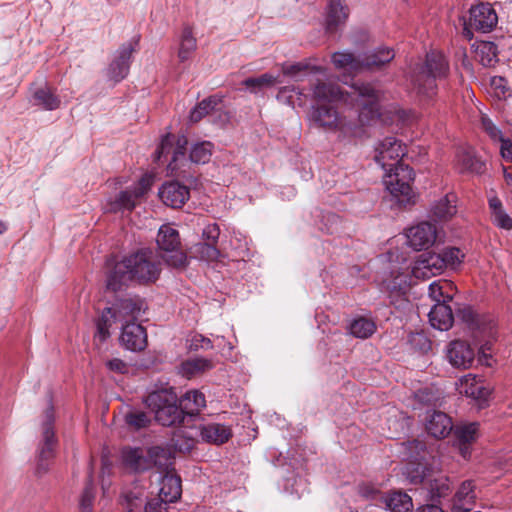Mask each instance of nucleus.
<instances>
[{"mask_svg": "<svg viewBox=\"0 0 512 512\" xmlns=\"http://www.w3.org/2000/svg\"><path fill=\"white\" fill-rule=\"evenodd\" d=\"M189 348L192 350H209L213 348V342L202 334H194L189 339Z\"/></svg>", "mask_w": 512, "mask_h": 512, "instance_id": "nucleus-53", "label": "nucleus"}, {"mask_svg": "<svg viewBox=\"0 0 512 512\" xmlns=\"http://www.w3.org/2000/svg\"><path fill=\"white\" fill-rule=\"evenodd\" d=\"M213 144L209 141L196 143L192 146L189 160L196 164L209 162L212 155Z\"/></svg>", "mask_w": 512, "mask_h": 512, "instance_id": "nucleus-44", "label": "nucleus"}, {"mask_svg": "<svg viewBox=\"0 0 512 512\" xmlns=\"http://www.w3.org/2000/svg\"><path fill=\"white\" fill-rule=\"evenodd\" d=\"M214 367V363L207 358L194 357L187 359L181 364L180 373L186 378H192L203 372L211 370Z\"/></svg>", "mask_w": 512, "mask_h": 512, "instance_id": "nucleus-33", "label": "nucleus"}, {"mask_svg": "<svg viewBox=\"0 0 512 512\" xmlns=\"http://www.w3.org/2000/svg\"><path fill=\"white\" fill-rule=\"evenodd\" d=\"M491 86L494 89L496 96L499 98H505L509 94L507 83L502 77H494L491 80Z\"/></svg>", "mask_w": 512, "mask_h": 512, "instance_id": "nucleus-54", "label": "nucleus"}, {"mask_svg": "<svg viewBox=\"0 0 512 512\" xmlns=\"http://www.w3.org/2000/svg\"><path fill=\"white\" fill-rule=\"evenodd\" d=\"M124 420L134 430L145 428L150 423V418L142 411H129L125 414Z\"/></svg>", "mask_w": 512, "mask_h": 512, "instance_id": "nucleus-48", "label": "nucleus"}, {"mask_svg": "<svg viewBox=\"0 0 512 512\" xmlns=\"http://www.w3.org/2000/svg\"><path fill=\"white\" fill-rule=\"evenodd\" d=\"M382 263L381 285L394 292L404 291L413 285V279L430 278L441 267L437 255H420L412 266L398 251H389L380 257Z\"/></svg>", "mask_w": 512, "mask_h": 512, "instance_id": "nucleus-2", "label": "nucleus"}, {"mask_svg": "<svg viewBox=\"0 0 512 512\" xmlns=\"http://www.w3.org/2000/svg\"><path fill=\"white\" fill-rule=\"evenodd\" d=\"M54 409L50 405L44 415L41 423V443L39 457L41 461L48 460L54 455L57 440L54 432Z\"/></svg>", "mask_w": 512, "mask_h": 512, "instance_id": "nucleus-16", "label": "nucleus"}, {"mask_svg": "<svg viewBox=\"0 0 512 512\" xmlns=\"http://www.w3.org/2000/svg\"><path fill=\"white\" fill-rule=\"evenodd\" d=\"M376 330L375 323L367 318L359 317L354 319L349 325V331L351 335L366 339L370 337Z\"/></svg>", "mask_w": 512, "mask_h": 512, "instance_id": "nucleus-43", "label": "nucleus"}, {"mask_svg": "<svg viewBox=\"0 0 512 512\" xmlns=\"http://www.w3.org/2000/svg\"><path fill=\"white\" fill-rule=\"evenodd\" d=\"M408 344L412 349L419 352H426L430 349L429 339L420 332L411 333L408 336Z\"/></svg>", "mask_w": 512, "mask_h": 512, "instance_id": "nucleus-49", "label": "nucleus"}, {"mask_svg": "<svg viewBox=\"0 0 512 512\" xmlns=\"http://www.w3.org/2000/svg\"><path fill=\"white\" fill-rule=\"evenodd\" d=\"M187 144L188 140L184 135L178 137L175 146H173L171 134L168 133L164 135L154 153V161L158 163L162 158H167V156L172 152V157L167 165V169L171 174L177 172L188 162L186 157Z\"/></svg>", "mask_w": 512, "mask_h": 512, "instance_id": "nucleus-11", "label": "nucleus"}, {"mask_svg": "<svg viewBox=\"0 0 512 512\" xmlns=\"http://www.w3.org/2000/svg\"><path fill=\"white\" fill-rule=\"evenodd\" d=\"M313 96L321 102L341 101L357 109L362 123L380 117L379 94L370 84L355 82L349 90H343L334 83H318L313 88Z\"/></svg>", "mask_w": 512, "mask_h": 512, "instance_id": "nucleus-3", "label": "nucleus"}, {"mask_svg": "<svg viewBox=\"0 0 512 512\" xmlns=\"http://www.w3.org/2000/svg\"><path fill=\"white\" fill-rule=\"evenodd\" d=\"M151 255L152 252L149 250H140L119 262L108 260L107 266L109 268L113 266V269L107 275V289L117 291L128 280L142 283L155 281L160 269L151 260Z\"/></svg>", "mask_w": 512, "mask_h": 512, "instance_id": "nucleus-4", "label": "nucleus"}, {"mask_svg": "<svg viewBox=\"0 0 512 512\" xmlns=\"http://www.w3.org/2000/svg\"><path fill=\"white\" fill-rule=\"evenodd\" d=\"M501 155L506 160L512 161V142L511 141H503V145L500 148Z\"/></svg>", "mask_w": 512, "mask_h": 512, "instance_id": "nucleus-62", "label": "nucleus"}, {"mask_svg": "<svg viewBox=\"0 0 512 512\" xmlns=\"http://www.w3.org/2000/svg\"><path fill=\"white\" fill-rule=\"evenodd\" d=\"M177 402V395L172 388L153 391L146 398V404L154 412L155 420L163 426H172L184 419Z\"/></svg>", "mask_w": 512, "mask_h": 512, "instance_id": "nucleus-6", "label": "nucleus"}, {"mask_svg": "<svg viewBox=\"0 0 512 512\" xmlns=\"http://www.w3.org/2000/svg\"><path fill=\"white\" fill-rule=\"evenodd\" d=\"M156 243L159 256L171 267H184L186 254L181 250L178 231L169 224L162 225L157 234Z\"/></svg>", "mask_w": 512, "mask_h": 512, "instance_id": "nucleus-8", "label": "nucleus"}, {"mask_svg": "<svg viewBox=\"0 0 512 512\" xmlns=\"http://www.w3.org/2000/svg\"><path fill=\"white\" fill-rule=\"evenodd\" d=\"M348 15V7L342 0H329L325 18L326 30L330 33L337 31L346 22Z\"/></svg>", "mask_w": 512, "mask_h": 512, "instance_id": "nucleus-23", "label": "nucleus"}, {"mask_svg": "<svg viewBox=\"0 0 512 512\" xmlns=\"http://www.w3.org/2000/svg\"><path fill=\"white\" fill-rule=\"evenodd\" d=\"M218 104V100L215 97H209L207 99L202 100L198 105H196L190 112L189 119L191 122H198L204 116L209 114Z\"/></svg>", "mask_w": 512, "mask_h": 512, "instance_id": "nucleus-47", "label": "nucleus"}, {"mask_svg": "<svg viewBox=\"0 0 512 512\" xmlns=\"http://www.w3.org/2000/svg\"><path fill=\"white\" fill-rule=\"evenodd\" d=\"M197 48V40L191 27L185 26L179 37L177 56L180 62L189 60Z\"/></svg>", "mask_w": 512, "mask_h": 512, "instance_id": "nucleus-32", "label": "nucleus"}, {"mask_svg": "<svg viewBox=\"0 0 512 512\" xmlns=\"http://www.w3.org/2000/svg\"><path fill=\"white\" fill-rule=\"evenodd\" d=\"M456 163L463 171L481 174L485 170V163L476 156L471 147L460 148L456 153Z\"/></svg>", "mask_w": 512, "mask_h": 512, "instance_id": "nucleus-28", "label": "nucleus"}, {"mask_svg": "<svg viewBox=\"0 0 512 512\" xmlns=\"http://www.w3.org/2000/svg\"><path fill=\"white\" fill-rule=\"evenodd\" d=\"M358 492L363 499L370 501L371 504L376 507L382 506L383 499L386 494V492H382L374 485L365 483L359 485Z\"/></svg>", "mask_w": 512, "mask_h": 512, "instance_id": "nucleus-46", "label": "nucleus"}, {"mask_svg": "<svg viewBox=\"0 0 512 512\" xmlns=\"http://www.w3.org/2000/svg\"><path fill=\"white\" fill-rule=\"evenodd\" d=\"M430 222L437 224L443 223L448 218V195H444L440 200L435 201L429 210Z\"/></svg>", "mask_w": 512, "mask_h": 512, "instance_id": "nucleus-45", "label": "nucleus"}, {"mask_svg": "<svg viewBox=\"0 0 512 512\" xmlns=\"http://www.w3.org/2000/svg\"><path fill=\"white\" fill-rule=\"evenodd\" d=\"M120 343L127 350L133 352L143 350L147 345L145 329L136 322L122 324Z\"/></svg>", "mask_w": 512, "mask_h": 512, "instance_id": "nucleus-19", "label": "nucleus"}, {"mask_svg": "<svg viewBox=\"0 0 512 512\" xmlns=\"http://www.w3.org/2000/svg\"><path fill=\"white\" fill-rule=\"evenodd\" d=\"M281 70L284 75L291 77L292 79L295 80H298L299 77L307 71L314 74H325V69L316 65H312L308 61L297 62L294 64L284 63L281 65Z\"/></svg>", "mask_w": 512, "mask_h": 512, "instance_id": "nucleus-38", "label": "nucleus"}, {"mask_svg": "<svg viewBox=\"0 0 512 512\" xmlns=\"http://www.w3.org/2000/svg\"><path fill=\"white\" fill-rule=\"evenodd\" d=\"M123 499L127 503V512H135L141 507L140 493H124Z\"/></svg>", "mask_w": 512, "mask_h": 512, "instance_id": "nucleus-56", "label": "nucleus"}, {"mask_svg": "<svg viewBox=\"0 0 512 512\" xmlns=\"http://www.w3.org/2000/svg\"><path fill=\"white\" fill-rule=\"evenodd\" d=\"M498 23L495 9L489 3H480L470 9V25L483 33L490 32Z\"/></svg>", "mask_w": 512, "mask_h": 512, "instance_id": "nucleus-17", "label": "nucleus"}, {"mask_svg": "<svg viewBox=\"0 0 512 512\" xmlns=\"http://www.w3.org/2000/svg\"><path fill=\"white\" fill-rule=\"evenodd\" d=\"M161 201L169 207L180 208L190 198V192L187 186L178 181L164 183L158 190Z\"/></svg>", "mask_w": 512, "mask_h": 512, "instance_id": "nucleus-18", "label": "nucleus"}, {"mask_svg": "<svg viewBox=\"0 0 512 512\" xmlns=\"http://www.w3.org/2000/svg\"><path fill=\"white\" fill-rule=\"evenodd\" d=\"M416 512H444L442 508H440L437 505H424L421 507H418Z\"/></svg>", "mask_w": 512, "mask_h": 512, "instance_id": "nucleus-64", "label": "nucleus"}, {"mask_svg": "<svg viewBox=\"0 0 512 512\" xmlns=\"http://www.w3.org/2000/svg\"><path fill=\"white\" fill-rule=\"evenodd\" d=\"M440 230L437 224L420 221L405 230L406 244L414 251L427 250L435 244Z\"/></svg>", "mask_w": 512, "mask_h": 512, "instance_id": "nucleus-13", "label": "nucleus"}, {"mask_svg": "<svg viewBox=\"0 0 512 512\" xmlns=\"http://www.w3.org/2000/svg\"><path fill=\"white\" fill-rule=\"evenodd\" d=\"M474 360V351L464 341H454L450 344V364L458 368H468Z\"/></svg>", "mask_w": 512, "mask_h": 512, "instance_id": "nucleus-25", "label": "nucleus"}, {"mask_svg": "<svg viewBox=\"0 0 512 512\" xmlns=\"http://www.w3.org/2000/svg\"><path fill=\"white\" fill-rule=\"evenodd\" d=\"M106 366L109 370L117 373H126L128 371V365L119 358H114L107 361Z\"/></svg>", "mask_w": 512, "mask_h": 512, "instance_id": "nucleus-59", "label": "nucleus"}, {"mask_svg": "<svg viewBox=\"0 0 512 512\" xmlns=\"http://www.w3.org/2000/svg\"><path fill=\"white\" fill-rule=\"evenodd\" d=\"M475 57L485 67L497 62V46L489 41H481L475 45Z\"/></svg>", "mask_w": 512, "mask_h": 512, "instance_id": "nucleus-39", "label": "nucleus"}, {"mask_svg": "<svg viewBox=\"0 0 512 512\" xmlns=\"http://www.w3.org/2000/svg\"><path fill=\"white\" fill-rule=\"evenodd\" d=\"M32 97L34 105L41 106L47 111L55 110L60 106V99L47 85L37 88Z\"/></svg>", "mask_w": 512, "mask_h": 512, "instance_id": "nucleus-35", "label": "nucleus"}, {"mask_svg": "<svg viewBox=\"0 0 512 512\" xmlns=\"http://www.w3.org/2000/svg\"><path fill=\"white\" fill-rule=\"evenodd\" d=\"M145 310V303L140 298L127 297L120 299L112 307L103 310L100 318L96 322L95 339L100 342L106 341L110 337V328L113 323L122 324L135 322L137 317Z\"/></svg>", "mask_w": 512, "mask_h": 512, "instance_id": "nucleus-5", "label": "nucleus"}, {"mask_svg": "<svg viewBox=\"0 0 512 512\" xmlns=\"http://www.w3.org/2000/svg\"><path fill=\"white\" fill-rule=\"evenodd\" d=\"M444 54L432 51L427 54L425 65L420 67L412 83L418 93L430 95L435 87V79L440 75Z\"/></svg>", "mask_w": 512, "mask_h": 512, "instance_id": "nucleus-12", "label": "nucleus"}, {"mask_svg": "<svg viewBox=\"0 0 512 512\" xmlns=\"http://www.w3.org/2000/svg\"><path fill=\"white\" fill-rule=\"evenodd\" d=\"M93 500H94V490L93 485L91 482H89L80 499V510L81 512H92L93 507Z\"/></svg>", "mask_w": 512, "mask_h": 512, "instance_id": "nucleus-51", "label": "nucleus"}, {"mask_svg": "<svg viewBox=\"0 0 512 512\" xmlns=\"http://www.w3.org/2000/svg\"><path fill=\"white\" fill-rule=\"evenodd\" d=\"M220 230L217 224H208L202 231V237L209 243L215 244L218 241Z\"/></svg>", "mask_w": 512, "mask_h": 512, "instance_id": "nucleus-55", "label": "nucleus"}, {"mask_svg": "<svg viewBox=\"0 0 512 512\" xmlns=\"http://www.w3.org/2000/svg\"><path fill=\"white\" fill-rule=\"evenodd\" d=\"M196 433L201 439L208 443L222 444L229 440L232 435L229 426L221 423H207L196 428Z\"/></svg>", "mask_w": 512, "mask_h": 512, "instance_id": "nucleus-21", "label": "nucleus"}, {"mask_svg": "<svg viewBox=\"0 0 512 512\" xmlns=\"http://www.w3.org/2000/svg\"><path fill=\"white\" fill-rule=\"evenodd\" d=\"M451 446L459 462L468 463L472 457L474 445L480 437V423L477 421H459L450 426Z\"/></svg>", "mask_w": 512, "mask_h": 512, "instance_id": "nucleus-7", "label": "nucleus"}, {"mask_svg": "<svg viewBox=\"0 0 512 512\" xmlns=\"http://www.w3.org/2000/svg\"><path fill=\"white\" fill-rule=\"evenodd\" d=\"M295 95H301V92L297 91L293 86H286L279 89L276 98L283 104L293 106Z\"/></svg>", "mask_w": 512, "mask_h": 512, "instance_id": "nucleus-52", "label": "nucleus"}, {"mask_svg": "<svg viewBox=\"0 0 512 512\" xmlns=\"http://www.w3.org/2000/svg\"><path fill=\"white\" fill-rule=\"evenodd\" d=\"M406 152L405 144L392 136L378 141L375 146V162L385 171L383 184L400 205L413 204L415 197L411 187L414 171L401 161Z\"/></svg>", "mask_w": 512, "mask_h": 512, "instance_id": "nucleus-1", "label": "nucleus"}, {"mask_svg": "<svg viewBox=\"0 0 512 512\" xmlns=\"http://www.w3.org/2000/svg\"><path fill=\"white\" fill-rule=\"evenodd\" d=\"M464 258L465 254L459 248H450V271L458 270Z\"/></svg>", "mask_w": 512, "mask_h": 512, "instance_id": "nucleus-58", "label": "nucleus"}, {"mask_svg": "<svg viewBox=\"0 0 512 512\" xmlns=\"http://www.w3.org/2000/svg\"><path fill=\"white\" fill-rule=\"evenodd\" d=\"M196 429L185 431L178 429L171 438V446L179 452H189L195 444Z\"/></svg>", "mask_w": 512, "mask_h": 512, "instance_id": "nucleus-41", "label": "nucleus"}, {"mask_svg": "<svg viewBox=\"0 0 512 512\" xmlns=\"http://www.w3.org/2000/svg\"><path fill=\"white\" fill-rule=\"evenodd\" d=\"M167 503L164 502L161 498L153 499L151 501H148L145 505V512H166Z\"/></svg>", "mask_w": 512, "mask_h": 512, "instance_id": "nucleus-60", "label": "nucleus"}, {"mask_svg": "<svg viewBox=\"0 0 512 512\" xmlns=\"http://www.w3.org/2000/svg\"><path fill=\"white\" fill-rule=\"evenodd\" d=\"M442 286L438 282H433L429 285V295L432 297L436 303H442L441 298H443V290Z\"/></svg>", "mask_w": 512, "mask_h": 512, "instance_id": "nucleus-61", "label": "nucleus"}, {"mask_svg": "<svg viewBox=\"0 0 512 512\" xmlns=\"http://www.w3.org/2000/svg\"><path fill=\"white\" fill-rule=\"evenodd\" d=\"M190 252L193 257L206 263H213L220 257V252L213 243H197L191 247Z\"/></svg>", "mask_w": 512, "mask_h": 512, "instance_id": "nucleus-42", "label": "nucleus"}, {"mask_svg": "<svg viewBox=\"0 0 512 512\" xmlns=\"http://www.w3.org/2000/svg\"><path fill=\"white\" fill-rule=\"evenodd\" d=\"M123 464L134 472H143L150 469L149 448L125 447L121 451Z\"/></svg>", "mask_w": 512, "mask_h": 512, "instance_id": "nucleus-20", "label": "nucleus"}, {"mask_svg": "<svg viewBox=\"0 0 512 512\" xmlns=\"http://www.w3.org/2000/svg\"><path fill=\"white\" fill-rule=\"evenodd\" d=\"M380 508L390 512H411L413 503L408 494L401 491H391L385 494Z\"/></svg>", "mask_w": 512, "mask_h": 512, "instance_id": "nucleus-27", "label": "nucleus"}, {"mask_svg": "<svg viewBox=\"0 0 512 512\" xmlns=\"http://www.w3.org/2000/svg\"><path fill=\"white\" fill-rule=\"evenodd\" d=\"M160 498L166 503H172L181 496V480L170 472L164 473L160 481Z\"/></svg>", "mask_w": 512, "mask_h": 512, "instance_id": "nucleus-30", "label": "nucleus"}, {"mask_svg": "<svg viewBox=\"0 0 512 512\" xmlns=\"http://www.w3.org/2000/svg\"><path fill=\"white\" fill-rule=\"evenodd\" d=\"M490 349L491 348L488 343L481 346V348L479 350V356H478V361L481 365H484L487 367H492L494 365L495 359L493 358V355L491 353L487 352Z\"/></svg>", "mask_w": 512, "mask_h": 512, "instance_id": "nucleus-57", "label": "nucleus"}, {"mask_svg": "<svg viewBox=\"0 0 512 512\" xmlns=\"http://www.w3.org/2000/svg\"><path fill=\"white\" fill-rule=\"evenodd\" d=\"M305 484L303 483V480L302 479H299V483L298 481L295 479L294 480V483L291 484V489H290V493L291 494H297V495H300L301 493L304 492L305 490Z\"/></svg>", "mask_w": 512, "mask_h": 512, "instance_id": "nucleus-63", "label": "nucleus"}, {"mask_svg": "<svg viewBox=\"0 0 512 512\" xmlns=\"http://www.w3.org/2000/svg\"><path fill=\"white\" fill-rule=\"evenodd\" d=\"M430 325L439 331H448V305L443 298L442 303H435L430 309L429 314Z\"/></svg>", "mask_w": 512, "mask_h": 512, "instance_id": "nucleus-36", "label": "nucleus"}, {"mask_svg": "<svg viewBox=\"0 0 512 512\" xmlns=\"http://www.w3.org/2000/svg\"><path fill=\"white\" fill-rule=\"evenodd\" d=\"M279 76L272 73H264L259 77L247 78L243 81V85L253 94L260 93L263 89L272 87L279 83Z\"/></svg>", "mask_w": 512, "mask_h": 512, "instance_id": "nucleus-40", "label": "nucleus"}, {"mask_svg": "<svg viewBox=\"0 0 512 512\" xmlns=\"http://www.w3.org/2000/svg\"><path fill=\"white\" fill-rule=\"evenodd\" d=\"M331 61L336 69H347L355 73L362 70L361 55L356 57L348 51L333 53Z\"/></svg>", "mask_w": 512, "mask_h": 512, "instance_id": "nucleus-34", "label": "nucleus"}, {"mask_svg": "<svg viewBox=\"0 0 512 512\" xmlns=\"http://www.w3.org/2000/svg\"><path fill=\"white\" fill-rule=\"evenodd\" d=\"M481 125L483 130L493 141L501 142V146L503 145V141H509L508 139L503 138L500 129L487 116L483 115L481 117Z\"/></svg>", "mask_w": 512, "mask_h": 512, "instance_id": "nucleus-50", "label": "nucleus"}, {"mask_svg": "<svg viewBox=\"0 0 512 512\" xmlns=\"http://www.w3.org/2000/svg\"><path fill=\"white\" fill-rule=\"evenodd\" d=\"M395 57L394 50L389 47H378L361 55L362 69L381 68Z\"/></svg>", "mask_w": 512, "mask_h": 512, "instance_id": "nucleus-24", "label": "nucleus"}, {"mask_svg": "<svg viewBox=\"0 0 512 512\" xmlns=\"http://www.w3.org/2000/svg\"><path fill=\"white\" fill-rule=\"evenodd\" d=\"M310 117L321 127L339 131V137L344 140L357 137L362 132L361 126L341 119L337 111L330 106L320 104L313 106Z\"/></svg>", "mask_w": 512, "mask_h": 512, "instance_id": "nucleus-9", "label": "nucleus"}, {"mask_svg": "<svg viewBox=\"0 0 512 512\" xmlns=\"http://www.w3.org/2000/svg\"><path fill=\"white\" fill-rule=\"evenodd\" d=\"M135 42H127L119 47L115 52L112 62L106 69V78L108 81L118 83L122 81L129 73L132 54L135 51Z\"/></svg>", "mask_w": 512, "mask_h": 512, "instance_id": "nucleus-15", "label": "nucleus"}, {"mask_svg": "<svg viewBox=\"0 0 512 512\" xmlns=\"http://www.w3.org/2000/svg\"><path fill=\"white\" fill-rule=\"evenodd\" d=\"M492 222L499 228L512 229V217L505 212L501 200L497 196H491L488 200Z\"/></svg>", "mask_w": 512, "mask_h": 512, "instance_id": "nucleus-31", "label": "nucleus"}, {"mask_svg": "<svg viewBox=\"0 0 512 512\" xmlns=\"http://www.w3.org/2000/svg\"><path fill=\"white\" fill-rule=\"evenodd\" d=\"M174 455L170 446H151L149 447L150 469L156 467L159 473L171 472L173 467Z\"/></svg>", "mask_w": 512, "mask_h": 512, "instance_id": "nucleus-22", "label": "nucleus"}, {"mask_svg": "<svg viewBox=\"0 0 512 512\" xmlns=\"http://www.w3.org/2000/svg\"><path fill=\"white\" fill-rule=\"evenodd\" d=\"M179 406L183 416H194L206 406L205 396L199 390L187 391L179 399Z\"/></svg>", "mask_w": 512, "mask_h": 512, "instance_id": "nucleus-29", "label": "nucleus"}, {"mask_svg": "<svg viewBox=\"0 0 512 512\" xmlns=\"http://www.w3.org/2000/svg\"><path fill=\"white\" fill-rule=\"evenodd\" d=\"M447 425V415L442 412L433 411L429 414L426 429L435 438H445L448 435Z\"/></svg>", "mask_w": 512, "mask_h": 512, "instance_id": "nucleus-37", "label": "nucleus"}, {"mask_svg": "<svg viewBox=\"0 0 512 512\" xmlns=\"http://www.w3.org/2000/svg\"><path fill=\"white\" fill-rule=\"evenodd\" d=\"M153 181L152 175H143L133 187L120 191L114 197H109L106 200L105 209L113 213L132 211L138 200L151 189Z\"/></svg>", "mask_w": 512, "mask_h": 512, "instance_id": "nucleus-10", "label": "nucleus"}, {"mask_svg": "<svg viewBox=\"0 0 512 512\" xmlns=\"http://www.w3.org/2000/svg\"><path fill=\"white\" fill-rule=\"evenodd\" d=\"M474 485L472 481H464L455 493L452 511L469 512L474 506Z\"/></svg>", "mask_w": 512, "mask_h": 512, "instance_id": "nucleus-26", "label": "nucleus"}, {"mask_svg": "<svg viewBox=\"0 0 512 512\" xmlns=\"http://www.w3.org/2000/svg\"><path fill=\"white\" fill-rule=\"evenodd\" d=\"M456 389L459 394L470 398L480 409L489 405L492 388L475 375L468 374L463 376L456 383Z\"/></svg>", "mask_w": 512, "mask_h": 512, "instance_id": "nucleus-14", "label": "nucleus"}]
</instances>
